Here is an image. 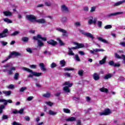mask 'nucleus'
<instances>
[{
	"label": "nucleus",
	"instance_id": "obj_1",
	"mask_svg": "<svg viewBox=\"0 0 125 125\" xmlns=\"http://www.w3.org/2000/svg\"><path fill=\"white\" fill-rule=\"evenodd\" d=\"M75 45H77L75 47H72L71 48L68 47V55H71V56H74L75 55V53L73 52V50H75L76 49H79V48H83V47H84V44L83 43H80L78 42L74 43Z\"/></svg>",
	"mask_w": 125,
	"mask_h": 125
},
{
	"label": "nucleus",
	"instance_id": "obj_21",
	"mask_svg": "<svg viewBox=\"0 0 125 125\" xmlns=\"http://www.w3.org/2000/svg\"><path fill=\"white\" fill-rule=\"evenodd\" d=\"M93 78L95 81H98L100 78L99 77V75L97 73H94L93 75Z\"/></svg>",
	"mask_w": 125,
	"mask_h": 125
},
{
	"label": "nucleus",
	"instance_id": "obj_2",
	"mask_svg": "<svg viewBox=\"0 0 125 125\" xmlns=\"http://www.w3.org/2000/svg\"><path fill=\"white\" fill-rule=\"evenodd\" d=\"M22 69L23 70V71H26V72H28V73H31V74H32V75L29 74L27 76V78H33L34 76L35 77H41V76L42 75V72H37L33 71L32 69H30L27 67H23L22 68Z\"/></svg>",
	"mask_w": 125,
	"mask_h": 125
},
{
	"label": "nucleus",
	"instance_id": "obj_15",
	"mask_svg": "<svg viewBox=\"0 0 125 125\" xmlns=\"http://www.w3.org/2000/svg\"><path fill=\"white\" fill-rule=\"evenodd\" d=\"M3 14L4 15V16H7V17H10L11 16H12V13L9 11L3 12Z\"/></svg>",
	"mask_w": 125,
	"mask_h": 125
},
{
	"label": "nucleus",
	"instance_id": "obj_53",
	"mask_svg": "<svg viewBox=\"0 0 125 125\" xmlns=\"http://www.w3.org/2000/svg\"><path fill=\"white\" fill-rule=\"evenodd\" d=\"M112 28V25H107L104 26V29H108Z\"/></svg>",
	"mask_w": 125,
	"mask_h": 125
},
{
	"label": "nucleus",
	"instance_id": "obj_41",
	"mask_svg": "<svg viewBox=\"0 0 125 125\" xmlns=\"http://www.w3.org/2000/svg\"><path fill=\"white\" fill-rule=\"evenodd\" d=\"M43 97H45L46 98H48L50 97V93H46V94H44L42 95Z\"/></svg>",
	"mask_w": 125,
	"mask_h": 125
},
{
	"label": "nucleus",
	"instance_id": "obj_39",
	"mask_svg": "<svg viewBox=\"0 0 125 125\" xmlns=\"http://www.w3.org/2000/svg\"><path fill=\"white\" fill-rule=\"evenodd\" d=\"M38 46H40V47H41L42 46H43V43H42V41H41L40 40H38Z\"/></svg>",
	"mask_w": 125,
	"mask_h": 125
},
{
	"label": "nucleus",
	"instance_id": "obj_5",
	"mask_svg": "<svg viewBox=\"0 0 125 125\" xmlns=\"http://www.w3.org/2000/svg\"><path fill=\"white\" fill-rule=\"evenodd\" d=\"M96 23H97V18H94L93 19V17H90L89 18L88 20V24H89V25H92V24L95 25Z\"/></svg>",
	"mask_w": 125,
	"mask_h": 125
},
{
	"label": "nucleus",
	"instance_id": "obj_20",
	"mask_svg": "<svg viewBox=\"0 0 125 125\" xmlns=\"http://www.w3.org/2000/svg\"><path fill=\"white\" fill-rule=\"evenodd\" d=\"M63 85H67L68 87H72L73 86V83H70V81L65 82L64 83H63Z\"/></svg>",
	"mask_w": 125,
	"mask_h": 125
},
{
	"label": "nucleus",
	"instance_id": "obj_3",
	"mask_svg": "<svg viewBox=\"0 0 125 125\" xmlns=\"http://www.w3.org/2000/svg\"><path fill=\"white\" fill-rule=\"evenodd\" d=\"M16 56L17 57V56H21V53L18 52H15L13 51L11 52L10 55L6 58L5 60L2 61V63H5L6 61L8 60H9V59H11V58H12V56Z\"/></svg>",
	"mask_w": 125,
	"mask_h": 125
},
{
	"label": "nucleus",
	"instance_id": "obj_18",
	"mask_svg": "<svg viewBox=\"0 0 125 125\" xmlns=\"http://www.w3.org/2000/svg\"><path fill=\"white\" fill-rule=\"evenodd\" d=\"M37 23H39L40 24H44L46 22L45 20L44 19H41L39 20H36V21Z\"/></svg>",
	"mask_w": 125,
	"mask_h": 125
},
{
	"label": "nucleus",
	"instance_id": "obj_52",
	"mask_svg": "<svg viewBox=\"0 0 125 125\" xmlns=\"http://www.w3.org/2000/svg\"><path fill=\"white\" fill-rule=\"evenodd\" d=\"M45 103H46V104H47V105H48V106H50V107H51V106H52V105H53V103H52L50 102H46Z\"/></svg>",
	"mask_w": 125,
	"mask_h": 125
},
{
	"label": "nucleus",
	"instance_id": "obj_9",
	"mask_svg": "<svg viewBox=\"0 0 125 125\" xmlns=\"http://www.w3.org/2000/svg\"><path fill=\"white\" fill-rule=\"evenodd\" d=\"M8 33V29H7V28L4 29L2 32L0 33V39H1L2 38H6V37H7L8 36L7 35Z\"/></svg>",
	"mask_w": 125,
	"mask_h": 125
},
{
	"label": "nucleus",
	"instance_id": "obj_46",
	"mask_svg": "<svg viewBox=\"0 0 125 125\" xmlns=\"http://www.w3.org/2000/svg\"><path fill=\"white\" fill-rule=\"evenodd\" d=\"M89 10V8L87 6H85L83 8V11H84V12H88Z\"/></svg>",
	"mask_w": 125,
	"mask_h": 125
},
{
	"label": "nucleus",
	"instance_id": "obj_4",
	"mask_svg": "<svg viewBox=\"0 0 125 125\" xmlns=\"http://www.w3.org/2000/svg\"><path fill=\"white\" fill-rule=\"evenodd\" d=\"M79 32L82 34V35H84V36H85V37H88V38H90L91 39V40H93L94 39V37H93V35L91 34V33H88V32H85L84 30H79Z\"/></svg>",
	"mask_w": 125,
	"mask_h": 125
},
{
	"label": "nucleus",
	"instance_id": "obj_17",
	"mask_svg": "<svg viewBox=\"0 0 125 125\" xmlns=\"http://www.w3.org/2000/svg\"><path fill=\"white\" fill-rule=\"evenodd\" d=\"M125 0H123L122 1L117 2L113 4V6H119V5H121L123 4V3H125Z\"/></svg>",
	"mask_w": 125,
	"mask_h": 125
},
{
	"label": "nucleus",
	"instance_id": "obj_45",
	"mask_svg": "<svg viewBox=\"0 0 125 125\" xmlns=\"http://www.w3.org/2000/svg\"><path fill=\"white\" fill-rule=\"evenodd\" d=\"M94 51L95 52H99L100 51L103 52L104 51V49L96 48V49H94Z\"/></svg>",
	"mask_w": 125,
	"mask_h": 125
},
{
	"label": "nucleus",
	"instance_id": "obj_25",
	"mask_svg": "<svg viewBox=\"0 0 125 125\" xmlns=\"http://www.w3.org/2000/svg\"><path fill=\"white\" fill-rule=\"evenodd\" d=\"M97 7L96 6H92L90 8V13H93V12H95V10H96Z\"/></svg>",
	"mask_w": 125,
	"mask_h": 125
},
{
	"label": "nucleus",
	"instance_id": "obj_13",
	"mask_svg": "<svg viewBox=\"0 0 125 125\" xmlns=\"http://www.w3.org/2000/svg\"><path fill=\"white\" fill-rule=\"evenodd\" d=\"M119 14H124V12H120L111 13V14L107 15L106 16V17H107V18H110V17H112V16H116V15H118Z\"/></svg>",
	"mask_w": 125,
	"mask_h": 125
},
{
	"label": "nucleus",
	"instance_id": "obj_14",
	"mask_svg": "<svg viewBox=\"0 0 125 125\" xmlns=\"http://www.w3.org/2000/svg\"><path fill=\"white\" fill-rule=\"evenodd\" d=\"M47 43L50 44V45H52V46H55L57 44V42L53 40H51L47 42Z\"/></svg>",
	"mask_w": 125,
	"mask_h": 125
},
{
	"label": "nucleus",
	"instance_id": "obj_19",
	"mask_svg": "<svg viewBox=\"0 0 125 125\" xmlns=\"http://www.w3.org/2000/svg\"><path fill=\"white\" fill-rule=\"evenodd\" d=\"M106 59H107V57H104L102 60L99 61V64L100 65H103V64H105V63H106Z\"/></svg>",
	"mask_w": 125,
	"mask_h": 125
},
{
	"label": "nucleus",
	"instance_id": "obj_6",
	"mask_svg": "<svg viewBox=\"0 0 125 125\" xmlns=\"http://www.w3.org/2000/svg\"><path fill=\"white\" fill-rule=\"evenodd\" d=\"M15 70H16V67L12 66L9 70H7L6 69H3L2 72H4V73H5V72H7L8 75H13V71H15Z\"/></svg>",
	"mask_w": 125,
	"mask_h": 125
},
{
	"label": "nucleus",
	"instance_id": "obj_61",
	"mask_svg": "<svg viewBox=\"0 0 125 125\" xmlns=\"http://www.w3.org/2000/svg\"><path fill=\"white\" fill-rule=\"evenodd\" d=\"M10 64L9 63L6 64L3 66V68H9Z\"/></svg>",
	"mask_w": 125,
	"mask_h": 125
},
{
	"label": "nucleus",
	"instance_id": "obj_62",
	"mask_svg": "<svg viewBox=\"0 0 125 125\" xmlns=\"http://www.w3.org/2000/svg\"><path fill=\"white\" fill-rule=\"evenodd\" d=\"M45 5L46 6H50V5H51V3L49 2H45Z\"/></svg>",
	"mask_w": 125,
	"mask_h": 125
},
{
	"label": "nucleus",
	"instance_id": "obj_57",
	"mask_svg": "<svg viewBox=\"0 0 125 125\" xmlns=\"http://www.w3.org/2000/svg\"><path fill=\"white\" fill-rule=\"evenodd\" d=\"M26 51L29 53H32L33 52V51H32V49L30 48H26Z\"/></svg>",
	"mask_w": 125,
	"mask_h": 125
},
{
	"label": "nucleus",
	"instance_id": "obj_23",
	"mask_svg": "<svg viewBox=\"0 0 125 125\" xmlns=\"http://www.w3.org/2000/svg\"><path fill=\"white\" fill-rule=\"evenodd\" d=\"M97 39L98 40V41H100V42H104V43H109V42H107V40H106L105 39H103V38H102L101 37H98L97 38Z\"/></svg>",
	"mask_w": 125,
	"mask_h": 125
},
{
	"label": "nucleus",
	"instance_id": "obj_43",
	"mask_svg": "<svg viewBox=\"0 0 125 125\" xmlns=\"http://www.w3.org/2000/svg\"><path fill=\"white\" fill-rule=\"evenodd\" d=\"M56 67H57V64L55 62H52V64L50 65V67L52 69H53L54 68H55Z\"/></svg>",
	"mask_w": 125,
	"mask_h": 125
},
{
	"label": "nucleus",
	"instance_id": "obj_30",
	"mask_svg": "<svg viewBox=\"0 0 125 125\" xmlns=\"http://www.w3.org/2000/svg\"><path fill=\"white\" fill-rule=\"evenodd\" d=\"M21 41L23 42H29V38L23 37L21 38Z\"/></svg>",
	"mask_w": 125,
	"mask_h": 125
},
{
	"label": "nucleus",
	"instance_id": "obj_51",
	"mask_svg": "<svg viewBox=\"0 0 125 125\" xmlns=\"http://www.w3.org/2000/svg\"><path fill=\"white\" fill-rule=\"evenodd\" d=\"M74 68L65 67L64 68V71H73Z\"/></svg>",
	"mask_w": 125,
	"mask_h": 125
},
{
	"label": "nucleus",
	"instance_id": "obj_31",
	"mask_svg": "<svg viewBox=\"0 0 125 125\" xmlns=\"http://www.w3.org/2000/svg\"><path fill=\"white\" fill-rule=\"evenodd\" d=\"M3 20L4 22H6V23H8V24L12 23V21H11L10 19H9L8 18L3 19Z\"/></svg>",
	"mask_w": 125,
	"mask_h": 125
},
{
	"label": "nucleus",
	"instance_id": "obj_59",
	"mask_svg": "<svg viewBox=\"0 0 125 125\" xmlns=\"http://www.w3.org/2000/svg\"><path fill=\"white\" fill-rule=\"evenodd\" d=\"M8 88L9 89H13V88H14V85L13 84H10L8 86Z\"/></svg>",
	"mask_w": 125,
	"mask_h": 125
},
{
	"label": "nucleus",
	"instance_id": "obj_54",
	"mask_svg": "<svg viewBox=\"0 0 125 125\" xmlns=\"http://www.w3.org/2000/svg\"><path fill=\"white\" fill-rule=\"evenodd\" d=\"M0 43L3 46H5L7 44V42H4V41H0Z\"/></svg>",
	"mask_w": 125,
	"mask_h": 125
},
{
	"label": "nucleus",
	"instance_id": "obj_55",
	"mask_svg": "<svg viewBox=\"0 0 125 125\" xmlns=\"http://www.w3.org/2000/svg\"><path fill=\"white\" fill-rule=\"evenodd\" d=\"M116 58H117L118 59H121L122 57L119 55L117 53L115 54Z\"/></svg>",
	"mask_w": 125,
	"mask_h": 125
},
{
	"label": "nucleus",
	"instance_id": "obj_35",
	"mask_svg": "<svg viewBox=\"0 0 125 125\" xmlns=\"http://www.w3.org/2000/svg\"><path fill=\"white\" fill-rule=\"evenodd\" d=\"M5 108V105L2 104L0 105V114H2V111L3 109Z\"/></svg>",
	"mask_w": 125,
	"mask_h": 125
},
{
	"label": "nucleus",
	"instance_id": "obj_33",
	"mask_svg": "<svg viewBox=\"0 0 125 125\" xmlns=\"http://www.w3.org/2000/svg\"><path fill=\"white\" fill-rule=\"evenodd\" d=\"M60 64L61 65V67H64L66 65V62H65V60H62L60 62Z\"/></svg>",
	"mask_w": 125,
	"mask_h": 125
},
{
	"label": "nucleus",
	"instance_id": "obj_40",
	"mask_svg": "<svg viewBox=\"0 0 125 125\" xmlns=\"http://www.w3.org/2000/svg\"><path fill=\"white\" fill-rule=\"evenodd\" d=\"M78 74L79 76L81 77H83V70H80L78 71Z\"/></svg>",
	"mask_w": 125,
	"mask_h": 125
},
{
	"label": "nucleus",
	"instance_id": "obj_16",
	"mask_svg": "<svg viewBox=\"0 0 125 125\" xmlns=\"http://www.w3.org/2000/svg\"><path fill=\"white\" fill-rule=\"evenodd\" d=\"M39 66L42 71H43V72L46 71L47 69L46 68H45V66H44V63L41 62L39 64Z\"/></svg>",
	"mask_w": 125,
	"mask_h": 125
},
{
	"label": "nucleus",
	"instance_id": "obj_29",
	"mask_svg": "<svg viewBox=\"0 0 125 125\" xmlns=\"http://www.w3.org/2000/svg\"><path fill=\"white\" fill-rule=\"evenodd\" d=\"M112 76H113L112 74H106L104 76V80H108V79H111V78H112Z\"/></svg>",
	"mask_w": 125,
	"mask_h": 125
},
{
	"label": "nucleus",
	"instance_id": "obj_47",
	"mask_svg": "<svg viewBox=\"0 0 125 125\" xmlns=\"http://www.w3.org/2000/svg\"><path fill=\"white\" fill-rule=\"evenodd\" d=\"M63 111L64 113H66L67 114H70V109L68 108H63Z\"/></svg>",
	"mask_w": 125,
	"mask_h": 125
},
{
	"label": "nucleus",
	"instance_id": "obj_8",
	"mask_svg": "<svg viewBox=\"0 0 125 125\" xmlns=\"http://www.w3.org/2000/svg\"><path fill=\"white\" fill-rule=\"evenodd\" d=\"M26 19L27 20H29V21H30V22H36L37 21L36 17L32 15H26Z\"/></svg>",
	"mask_w": 125,
	"mask_h": 125
},
{
	"label": "nucleus",
	"instance_id": "obj_48",
	"mask_svg": "<svg viewBox=\"0 0 125 125\" xmlns=\"http://www.w3.org/2000/svg\"><path fill=\"white\" fill-rule=\"evenodd\" d=\"M26 89H27V87H22L20 89V92H23L25 91V90H26Z\"/></svg>",
	"mask_w": 125,
	"mask_h": 125
},
{
	"label": "nucleus",
	"instance_id": "obj_58",
	"mask_svg": "<svg viewBox=\"0 0 125 125\" xmlns=\"http://www.w3.org/2000/svg\"><path fill=\"white\" fill-rule=\"evenodd\" d=\"M74 25L77 27H80L81 26V22H76L74 23Z\"/></svg>",
	"mask_w": 125,
	"mask_h": 125
},
{
	"label": "nucleus",
	"instance_id": "obj_44",
	"mask_svg": "<svg viewBox=\"0 0 125 125\" xmlns=\"http://www.w3.org/2000/svg\"><path fill=\"white\" fill-rule=\"evenodd\" d=\"M18 114L20 115H24V108H21L20 110L18 111Z\"/></svg>",
	"mask_w": 125,
	"mask_h": 125
},
{
	"label": "nucleus",
	"instance_id": "obj_56",
	"mask_svg": "<svg viewBox=\"0 0 125 125\" xmlns=\"http://www.w3.org/2000/svg\"><path fill=\"white\" fill-rule=\"evenodd\" d=\"M108 64H109V65H110V66H113L114 67L115 62L113 61H109L108 62Z\"/></svg>",
	"mask_w": 125,
	"mask_h": 125
},
{
	"label": "nucleus",
	"instance_id": "obj_27",
	"mask_svg": "<svg viewBox=\"0 0 125 125\" xmlns=\"http://www.w3.org/2000/svg\"><path fill=\"white\" fill-rule=\"evenodd\" d=\"M20 34V31H15L13 33L10 34L11 37H15V36H17V35H19Z\"/></svg>",
	"mask_w": 125,
	"mask_h": 125
},
{
	"label": "nucleus",
	"instance_id": "obj_49",
	"mask_svg": "<svg viewBox=\"0 0 125 125\" xmlns=\"http://www.w3.org/2000/svg\"><path fill=\"white\" fill-rule=\"evenodd\" d=\"M67 18L66 17H63L61 19V21L62 23H66V22H67Z\"/></svg>",
	"mask_w": 125,
	"mask_h": 125
},
{
	"label": "nucleus",
	"instance_id": "obj_37",
	"mask_svg": "<svg viewBox=\"0 0 125 125\" xmlns=\"http://www.w3.org/2000/svg\"><path fill=\"white\" fill-rule=\"evenodd\" d=\"M6 101L3 102L4 103V105H5V106H6V105H7V103H12V100H5Z\"/></svg>",
	"mask_w": 125,
	"mask_h": 125
},
{
	"label": "nucleus",
	"instance_id": "obj_32",
	"mask_svg": "<svg viewBox=\"0 0 125 125\" xmlns=\"http://www.w3.org/2000/svg\"><path fill=\"white\" fill-rule=\"evenodd\" d=\"M63 91H65V92H66L67 93H68L69 92H70V88H69V87L65 86V87H64L63 88Z\"/></svg>",
	"mask_w": 125,
	"mask_h": 125
},
{
	"label": "nucleus",
	"instance_id": "obj_7",
	"mask_svg": "<svg viewBox=\"0 0 125 125\" xmlns=\"http://www.w3.org/2000/svg\"><path fill=\"white\" fill-rule=\"evenodd\" d=\"M111 114V110L110 109H105L104 111L99 113L100 116H108Z\"/></svg>",
	"mask_w": 125,
	"mask_h": 125
},
{
	"label": "nucleus",
	"instance_id": "obj_63",
	"mask_svg": "<svg viewBox=\"0 0 125 125\" xmlns=\"http://www.w3.org/2000/svg\"><path fill=\"white\" fill-rule=\"evenodd\" d=\"M122 58L123 59V60L124 61L123 63H124V64H125V55H122Z\"/></svg>",
	"mask_w": 125,
	"mask_h": 125
},
{
	"label": "nucleus",
	"instance_id": "obj_34",
	"mask_svg": "<svg viewBox=\"0 0 125 125\" xmlns=\"http://www.w3.org/2000/svg\"><path fill=\"white\" fill-rule=\"evenodd\" d=\"M74 59L76 61H77L78 62H81V59H80V57H79V55H75Z\"/></svg>",
	"mask_w": 125,
	"mask_h": 125
},
{
	"label": "nucleus",
	"instance_id": "obj_42",
	"mask_svg": "<svg viewBox=\"0 0 125 125\" xmlns=\"http://www.w3.org/2000/svg\"><path fill=\"white\" fill-rule=\"evenodd\" d=\"M57 40L60 43V45H61V46H62V45H65V43H64V42H63V41H62L61 40H60V39H58Z\"/></svg>",
	"mask_w": 125,
	"mask_h": 125
},
{
	"label": "nucleus",
	"instance_id": "obj_10",
	"mask_svg": "<svg viewBox=\"0 0 125 125\" xmlns=\"http://www.w3.org/2000/svg\"><path fill=\"white\" fill-rule=\"evenodd\" d=\"M33 40L35 41H38V40H42V41H44V42H46V38L42 37V35L38 34L37 36H34L33 38Z\"/></svg>",
	"mask_w": 125,
	"mask_h": 125
},
{
	"label": "nucleus",
	"instance_id": "obj_64",
	"mask_svg": "<svg viewBox=\"0 0 125 125\" xmlns=\"http://www.w3.org/2000/svg\"><path fill=\"white\" fill-rule=\"evenodd\" d=\"M120 45L123 46V47H125V42H121L120 43Z\"/></svg>",
	"mask_w": 125,
	"mask_h": 125
},
{
	"label": "nucleus",
	"instance_id": "obj_22",
	"mask_svg": "<svg viewBox=\"0 0 125 125\" xmlns=\"http://www.w3.org/2000/svg\"><path fill=\"white\" fill-rule=\"evenodd\" d=\"M66 122H75L76 121V118L72 117L70 118L65 119Z\"/></svg>",
	"mask_w": 125,
	"mask_h": 125
},
{
	"label": "nucleus",
	"instance_id": "obj_12",
	"mask_svg": "<svg viewBox=\"0 0 125 125\" xmlns=\"http://www.w3.org/2000/svg\"><path fill=\"white\" fill-rule=\"evenodd\" d=\"M57 31L60 32L62 33L63 37H67V31L62 28H57Z\"/></svg>",
	"mask_w": 125,
	"mask_h": 125
},
{
	"label": "nucleus",
	"instance_id": "obj_24",
	"mask_svg": "<svg viewBox=\"0 0 125 125\" xmlns=\"http://www.w3.org/2000/svg\"><path fill=\"white\" fill-rule=\"evenodd\" d=\"M2 93L5 94V96H9L11 94V91H3Z\"/></svg>",
	"mask_w": 125,
	"mask_h": 125
},
{
	"label": "nucleus",
	"instance_id": "obj_60",
	"mask_svg": "<svg viewBox=\"0 0 125 125\" xmlns=\"http://www.w3.org/2000/svg\"><path fill=\"white\" fill-rule=\"evenodd\" d=\"M30 67L31 68V69H36V68H37V65L36 64L30 65Z\"/></svg>",
	"mask_w": 125,
	"mask_h": 125
},
{
	"label": "nucleus",
	"instance_id": "obj_36",
	"mask_svg": "<svg viewBox=\"0 0 125 125\" xmlns=\"http://www.w3.org/2000/svg\"><path fill=\"white\" fill-rule=\"evenodd\" d=\"M14 79L15 80V81L18 80V79H19V73H16L15 75L14 76Z\"/></svg>",
	"mask_w": 125,
	"mask_h": 125
},
{
	"label": "nucleus",
	"instance_id": "obj_28",
	"mask_svg": "<svg viewBox=\"0 0 125 125\" xmlns=\"http://www.w3.org/2000/svg\"><path fill=\"white\" fill-rule=\"evenodd\" d=\"M100 91H101V92H105V93H107V92H108V89L104 87H103L102 88H100Z\"/></svg>",
	"mask_w": 125,
	"mask_h": 125
},
{
	"label": "nucleus",
	"instance_id": "obj_11",
	"mask_svg": "<svg viewBox=\"0 0 125 125\" xmlns=\"http://www.w3.org/2000/svg\"><path fill=\"white\" fill-rule=\"evenodd\" d=\"M61 11L63 13H68L69 12V8H68V7L66 6V5L63 4L61 6Z\"/></svg>",
	"mask_w": 125,
	"mask_h": 125
},
{
	"label": "nucleus",
	"instance_id": "obj_26",
	"mask_svg": "<svg viewBox=\"0 0 125 125\" xmlns=\"http://www.w3.org/2000/svg\"><path fill=\"white\" fill-rule=\"evenodd\" d=\"M48 113L50 116H55L57 115V112L53 111L52 110H49Z\"/></svg>",
	"mask_w": 125,
	"mask_h": 125
},
{
	"label": "nucleus",
	"instance_id": "obj_38",
	"mask_svg": "<svg viewBox=\"0 0 125 125\" xmlns=\"http://www.w3.org/2000/svg\"><path fill=\"white\" fill-rule=\"evenodd\" d=\"M102 21H97V25L99 28H102Z\"/></svg>",
	"mask_w": 125,
	"mask_h": 125
},
{
	"label": "nucleus",
	"instance_id": "obj_50",
	"mask_svg": "<svg viewBox=\"0 0 125 125\" xmlns=\"http://www.w3.org/2000/svg\"><path fill=\"white\" fill-rule=\"evenodd\" d=\"M8 119V116L6 115H3L2 116V120H7Z\"/></svg>",
	"mask_w": 125,
	"mask_h": 125
}]
</instances>
